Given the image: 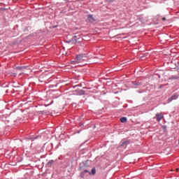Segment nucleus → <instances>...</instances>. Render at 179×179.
<instances>
[{
    "label": "nucleus",
    "mask_w": 179,
    "mask_h": 179,
    "mask_svg": "<svg viewBox=\"0 0 179 179\" xmlns=\"http://www.w3.org/2000/svg\"><path fill=\"white\" fill-rule=\"evenodd\" d=\"M65 1H68V0H65Z\"/></svg>",
    "instance_id": "nucleus-32"
},
{
    "label": "nucleus",
    "mask_w": 179,
    "mask_h": 179,
    "mask_svg": "<svg viewBox=\"0 0 179 179\" xmlns=\"http://www.w3.org/2000/svg\"><path fill=\"white\" fill-rule=\"evenodd\" d=\"M83 125H84L83 123H81V122L79 123L80 127H83Z\"/></svg>",
    "instance_id": "nucleus-26"
},
{
    "label": "nucleus",
    "mask_w": 179,
    "mask_h": 179,
    "mask_svg": "<svg viewBox=\"0 0 179 179\" xmlns=\"http://www.w3.org/2000/svg\"><path fill=\"white\" fill-rule=\"evenodd\" d=\"M120 122L124 124L128 121V118H127V117H120Z\"/></svg>",
    "instance_id": "nucleus-16"
},
{
    "label": "nucleus",
    "mask_w": 179,
    "mask_h": 179,
    "mask_svg": "<svg viewBox=\"0 0 179 179\" xmlns=\"http://www.w3.org/2000/svg\"><path fill=\"white\" fill-rule=\"evenodd\" d=\"M76 93L77 96H85L86 94V91L83 90H76Z\"/></svg>",
    "instance_id": "nucleus-10"
},
{
    "label": "nucleus",
    "mask_w": 179,
    "mask_h": 179,
    "mask_svg": "<svg viewBox=\"0 0 179 179\" xmlns=\"http://www.w3.org/2000/svg\"><path fill=\"white\" fill-rule=\"evenodd\" d=\"M155 117H156L157 121H158V122H160V121H162V119H163L164 116L163 115V113H158L155 115Z\"/></svg>",
    "instance_id": "nucleus-8"
},
{
    "label": "nucleus",
    "mask_w": 179,
    "mask_h": 179,
    "mask_svg": "<svg viewBox=\"0 0 179 179\" xmlns=\"http://www.w3.org/2000/svg\"><path fill=\"white\" fill-rule=\"evenodd\" d=\"M162 129L164 130V133L167 132V126L166 125L162 126Z\"/></svg>",
    "instance_id": "nucleus-20"
},
{
    "label": "nucleus",
    "mask_w": 179,
    "mask_h": 179,
    "mask_svg": "<svg viewBox=\"0 0 179 179\" xmlns=\"http://www.w3.org/2000/svg\"><path fill=\"white\" fill-rule=\"evenodd\" d=\"M72 38L76 39V38H78V36H73L72 37Z\"/></svg>",
    "instance_id": "nucleus-28"
},
{
    "label": "nucleus",
    "mask_w": 179,
    "mask_h": 179,
    "mask_svg": "<svg viewBox=\"0 0 179 179\" xmlns=\"http://www.w3.org/2000/svg\"><path fill=\"white\" fill-rule=\"evenodd\" d=\"M17 27H19V25H16V26L14 27V30H16V29H17Z\"/></svg>",
    "instance_id": "nucleus-27"
},
{
    "label": "nucleus",
    "mask_w": 179,
    "mask_h": 179,
    "mask_svg": "<svg viewBox=\"0 0 179 179\" xmlns=\"http://www.w3.org/2000/svg\"><path fill=\"white\" fill-rule=\"evenodd\" d=\"M144 85H145V79L143 78L136 80L131 83V86L134 89H138V87H142V86H143Z\"/></svg>",
    "instance_id": "nucleus-1"
},
{
    "label": "nucleus",
    "mask_w": 179,
    "mask_h": 179,
    "mask_svg": "<svg viewBox=\"0 0 179 179\" xmlns=\"http://www.w3.org/2000/svg\"><path fill=\"white\" fill-rule=\"evenodd\" d=\"M29 30H31V27L27 26V27H24L23 28V31H24V33H27Z\"/></svg>",
    "instance_id": "nucleus-18"
},
{
    "label": "nucleus",
    "mask_w": 179,
    "mask_h": 179,
    "mask_svg": "<svg viewBox=\"0 0 179 179\" xmlns=\"http://www.w3.org/2000/svg\"><path fill=\"white\" fill-rule=\"evenodd\" d=\"M44 34V32L41 29L37 30L36 32L34 34V37H37V38H40V37H43Z\"/></svg>",
    "instance_id": "nucleus-6"
},
{
    "label": "nucleus",
    "mask_w": 179,
    "mask_h": 179,
    "mask_svg": "<svg viewBox=\"0 0 179 179\" xmlns=\"http://www.w3.org/2000/svg\"><path fill=\"white\" fill-rule=\"evenodd\" d=\"M80 38H78V39H75L73 38H71V43L72 44H78V43H80V41H79L78 40L80 39Z\"/></svg>",
    "instance_id": "nucleus-15"
},
{
    "label": "nucleus",
    "mask_w": 179,
    "mask_h": 179,
    "mask_svg": "<svg viewBox=\"0 0 179 179\" xmlns=\"http://www.w3.org/2000/svg\"><path fill=\"white\" fill-rule=\"evenodd\" d=\"M59 25L56 24V25H53L52 27H50V29H57V27H59Z\"/></svg>",
    "instance_id": "nucleus-21"
},
{
    "label": "nucleus",
    "mask_w": 179,
    "mask_h": 179,
    "mask_svg": "<svg viewBox=\"0 0 179 179\" xmlns=\"http://www.w3.org/2000/svg\"><path fill=\"white\" fill-rule=\"evenodd\" d=\"M131 143L129 140L122 139L119 144V148H127Z\"/></svg>",
    "instance_id": "nucleus-3"
},
{
    "label": "nucleus",
    "mask_w": 179,
    "mask_h": 179,
    "mask_svg": "<svg viewBox=\"0 0 179 179\" xmlns=\"http://www.w3.org/2000/svg\"><path fill=\"white\" fill-rule=\"evenodd\" d=\"M162 20H163V22H165V20H166V17H162Z\"/></svg>",
    "instance_id": "nucleus-29"
},
{
    "label": "nucleus",
    "mask_w": 179,
    "mask_h": 179,
    "mask_svg": "<svg viewBox=\"0 0 179 179\" xmlns=\"http://www.w3.org/2000/svg\"><path fill=\"white\" fill-rule=\"evenodd\" d=\"M65 43H66V44H71V43H72V40L70 39V40L66 41Z\"/></svg>",
    "instance_id": "nucleus-22"
},
{
    "label": "nucleus",
    "mask_w": 179,
    "mask_h": 179,
    "mask_svg": "<svg viewBox=\"0 0 179 179\" xmlns=\"http://www.w3.org/2000/svg\"><path fill=\"white\" fill-rule=\"evenodd\" d=\"M169 80H178L179 79V74L176 75V76H171L169 78Z\"/></svg>",
    "instance_id": "nucleus-12"
},
{
    "label": "nucleus",
    "mask_w": 179,
    "mask_h": 179,
    "mask_svg": "<svg viewBox=\"0 0 179 179\" xmlns=\"http://www.w3.org/2000/svg\"><path fill=\"white\" fill-rule=\"evenodd\" d=\"M85 58V55L83 53L76 55V59L80 64V62Z\"/></svg>",
    "instance_id": "nucleus-7"
},
{
    "label": "nucleus",
    "mask_w": 179,
    "mask_h": 179,
    "mask_svg": "<svg viewBox=\"0 0 179 179\" xmlns=\"http://www.w3.org/2000/svg\"><path fill=\"white\" fill-rule=\"evenodd\" d=\"M87 19L90 22V23H94V22L97 21V19L96 18V17H94V15H93V14H88L87 15Z\"/></svg>",
    "instance_id": "nucleus-4"
},
{
    "label": "nucleus",
    "mask_w": 179,
    "mask_h": 179,
    "mask_svg": "<svg viewBox=\"0 0 179 179\" xmlns=\"http://www.w3.org/2000/svg\"><path fill=\"white\" fill-rule=\"evenodd\" d=\"M71 65H76L78 64H80L78 59H76V60H73L71 62Z\"/></svg>",
    "instance_id": "nucleus-19"
},
{
    "label": "nucleus",
    "mask_w": 179,
    "mask_h": 179,
    "mask_svg": "<svg viewBox=\"0 0 179 179\" xmlns=\"http://www.w3.org/2000/svg\"><path fill=\"white\" fill-rule=\"evenodd\" d=\"M54 163H55V161L54 159H51L50 160L47 164H46V166L48 167H52V165L54 164Z\"/></svg>",
    "instance_id": "nucleus-13"
},
{
    "label": "nucleus",
    "mask_w": 179,
    "mask_h": 179,
    "mask_svg": "<svg viewBox=\"0 0 179 179\" xmlns=\"http://www.w3.org/2000/svg\"><path fill=\"white\" fill-rule=\"evenodd\" d=\"M144 90L138 91V93H143Z\"/></svg>",
    "instance_id": "nucleus-30"
},
{
    "label": "nucleus",
    "mask_w": 179,
    "mask_h": 179,
    "mask_svg": "<svg viewBox=\"0 0 179 179\" xmlns=\"http://www.w3.org/2000/svg\"><path fill=\"white\" fill-rule=\"evenodd\" d=\"M177 99H178V94H174L173 95H172L171 97H169L168 99V101L169 103L171 102L173 100H177Z\"/></svg>",
    "instance_id": "nucleus-11"
},
{
    "label": "nucleus",
    "mask_w": 179,
    "mask_h": 179,
    "mask_svg": "<svg viewBox=\"0 0 179 179\" xmlns=\"http://www.w3.org/2000/svg\"><path fill=\"white\" fill-rule=\"evenodd\" d=\"M17 71H23V69H26V66H18L15 67Z\"/></svg>",
    "instance_id": "nucleus-17"
},
{
    "label": "nucleus",
    "mask_w": 179,
    "mask_h": 179,
    "mask_svg": "<svg viewBox=\"0 0 179 179\" xmlns=\"http://www.w3.org/2000/svg\"><path fill=\"white\" fill-rule=\"evenodd\" d=\"M1 87H9V85H6V84H3L2 85H1Z\"/></svg>",
    "instance_id": "nucleus-23"
},
{
    "label": "nucleus",
    "mask_w": 179,
    "mask_h": 179,
    "mask_svg": "<svg viewBox=\"0 0 179 179\" xmlns=\"http://www.w3.org/2000/svg\"><path fill=\"white\" fill-rule=\"evenodd\" d=\"M114 1H115V0H106V1H108L109 3H113V2H114Z\"/></svg>",
    "instance_id": "nucleus-24"
},
{
    "label": "nucleus",
    "mask_w": 179,
    "mask_h": 179,
    "mask_svg": "<svg viewBox=\"0 0 179 179\" xmlns=\"http://www.w3.org/2000/svg\"><path fill=\"white\" fill-rule=\"evenodd\" d=\"M88 162H89V159H87L80 163L78 171H80V170H87V169L90 167V165L87 164Z\"/></svg>",
    "instance_id": "nucleus-2"
},
{
    "label": "nucleus",
    "mask_w": 179,
    "mask_h": 179,
    "mask_svg": "<svg viewBox=\"0 0 179 179\" xmlns=\"http://www.w3.org/2000/svg\"><path fill=\"white\" fill-rule=\"evenodd\" d=\"M176 67H178V64H175Z\"/></svg>",
    "instance_id": "nucleus-31"
},
{
    "label": "nucleus",
    "mask_w": 179,
    "mask_h": 179,
    "mask_svg": "<svg viewBox=\"0 0 179 179\" xmlns=\"http://www.w3.org/2000/svg\"><path fill=\"white\" fill-rule=\"evenodd\" d=\"M41 138V135H31L27 138V141H31V142H34V141L40 139Z\"/></svg>",
    "instance_id": "nucleus-5"
},
{
    "label": "nucleus",
    "mask_w": 179,
    "mask_h": 179,
    "mask_svg": "<svg viewBox=\"0 0 179 179\" xmlns=\"http://www.w3.org/2000/svg\"><path fill=\"white\" fill-rule=\"evenodd\" d=\"M87 173L89 174V170L85 169L80 172V177L81 178H85V177H86V176H87Z\"/></svg>",
    "instance_id": "nucleus-9"
},
{
    "label": "nucleus",
    "mask_w": 179,
    "mask_h": 179,
    "mask_svg": "<svg viewBox=\"0 0 179 179\" xmlns=\"http://www.w3.org/2000/svg\"><path fill=\"white\" fill-rule=\"evenodd\" d=\"M54 103V101H51V103L46 105L45 107H48V106H51V104H53Z\"/></svg>",
    "instance_id": "nucleus-25"
},
{
    "label": "nucleus",
    "mask_w": 179,
    "mask_h": 179,
    "mask_svg": "<svg viewBox=\"0 0 179 179\" xmlns=\"http://www.w3.org/2000/svg\"><path fill=\"white\" fill-rule=\"evenodd\" d=\"M88 174L90 176H95L96 175V168L94 167L92 169L91 171H89Z\"/></svg>",
    "instance_id": "nucleus-14"
}]
</instances>
